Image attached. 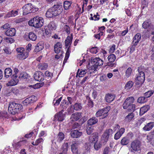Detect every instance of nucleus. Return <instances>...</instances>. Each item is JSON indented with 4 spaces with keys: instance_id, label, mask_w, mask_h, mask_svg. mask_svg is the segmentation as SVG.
Segmentation results:
<instances>
[{
    "instance_id": "obj_18",
    "label": "nucleus",
    "mask_w": 154,
    "mask_h": 154,
    "mask_svg": "<svg viewBox=\"0 0 154 154\" xmlns=\"http://www.w3.org/2000/svg\"><path fill=\"white\" fill-rule=\"evenodd\" d=\"M68 145L67 143H64L62 146L60 148L62 152L60 153L62 154H67Z\"/></svg>"
},
{
    "instance_id": "obj_39",
    "label": "nucleus",
    "mask_w": 154,
    "mask_h": 154,
    "mask_svg": "<svg viewBox=\"0 0 154 154\" xmlns=\"http://www.w3.org/2000/svg\"><path fill=\"white\" fill-rule=\"evenodd\" d=\"M134 117V114L132 112L129 113L125 117L126 121H131Z\"/></svg>"
},
{
    "instance_id": "obj_42",
    "label": "nucleus",
    "mask_w": 154,
    "mask_h": 154,
    "mask_svg": "<svg viewBox=\"0 0 154 154\" xmlns=\"http://www.w3.org/2000/svg\"><path fill=\"white\" fill-rule=\"evenodd\" d=\"M86 99L88 101V106L91 108L93 107L94 106V103L91 98L88 96H87L86 97Z\"/></svg>"
},
{
    "instance_id": "obj_58",
    "label": "nucleus",
    "mask_w": 154,
    "mask_h": 154,
    "mask_svg": "<svg viewBox=\"0 0 154 154\" xmlns=\"http://www.w3.org/2000/svg\"><path fill=\"white\" fill-rule=\"evenodd\" d=\"M93 129L91 127H88L86 130L87 134L88 135L91 134L93 133Z\"/></svg>"
},
{
    "instance_id": "obj_15",
    "label": "nucleus",
    "mask_w": 154,
    "mask_h": 154,
    "mask_svg": "<svg viewBox=\"0 0 154 154\" xmlns=\"http://www.w3.org/2000/svg\"><path fill=\"white\" fill-rule=\"evenodd\" d=\"M82 134V132L79 131L78 130H73L71 131L70 134L73 138H77L80 137Z\"/></svg>"
},
{
    "instance_id": "obj_50",
    "label": "nucleus",
    "mask_w": 154,
    "mask_h": 154,
    "mask_svg": "<svg viewBox=\"0 0 154 154\" xmlns=\"http://www.w3.org/2000/svg\"><path fill=\"white\" fill-rule=\"evenodd\" d=\"M3 38L4 40L8 43H12L14 41L13 38L10 37H4Z\"/></svg>"
},
{
    "instance_id": "obj_61",
    "label": "nucleus",
    "mask_w": 154,
    "mask_h": 154,
    "mask_svg": "<svg viewBox=\"0 0 154 154\" xmlns=\"http://www.w3.org/2000/svg\"><path fill=\"white\" fill-rule=\"evenodd\" d=\"M4 52L7 54H10L11 53V50L8 48L5 47L3 49Z\"/></svg>"
},
{
    "instance_id": "obj_6",
    "label": "nucleus",
    "mask_w": 154,
    "mask_h": 154,
    "mask_svg": "<svg viewBox=\"0 0 154 154\" xmlns=\"http://www.w3.org/2000/svg\"><path fill=\"white\" fill-rule=\"evenodd\" d=\"M138 70L139 73L135 78V82L137 85H141L144 82L145 80V74L143 72L140 70L139 68Z\"/></svg>"
},
{
    "instance_id": "obj_20",
    "label": "nucleus",
    "mask_w": 154,
    "mask_h": 154,
    "mask_svg": "<svg viewBox=\"0 0 154 154\" xmlns=\"http://www.w3.org/2000/svg\"><path fill=\"white\" fill-rule=\"evenodd\" d=\"M141 35L140 33H137L133 38V43H134L135 45H137L140 40L141 38Z\"/></svg>"
},
{
    "instance_id": "obj_59",
    "label": "nucleus",
    "mask_w": 154,
    "mask_h": 154,
    "mask_svg": "<svg viewBox=\"0 0 154 154\" xmlns=\"http://www.w3.org/2000/svg\"><path fill=\"white\" fill-rule=\"evenodd\" d=\"M43 141L44 140L42 138H40L35 140V145H37V146L39 143H43Z\"/></svg>"
},
{
    "instance_id": "obj_56",
    "label": "nucleus",
    "mask_w": 154,
    "mask_h": 154,
    "mask_svg": "<svg viewBox=\"0 0 154 154\" xmlns=\"http://www.w3.org/2000/svg\"><path fill=\"white\" fill-rule=\"evenodd\" d=\"M110 147L108 146L106 147L104 149L103 154H108L110 151Z\"/></svg>"
},
{
    "instance_id": "obj_12",
    "label": "nucleus",
    "mask_w": 154,
    "mask_h": 154,
    "mask_svg": "<svg viewBox=\"0 0 154 154\" xmlns=\"http://www.w3.org/2000/svg\"><path fill=\"white\" fill-rule=\"evenodd\" d=\"M34 77L35 80L39 82H42L44 79V75L41 72H35L34 74Z\"/></svg>"
},
{
    "instance_id": "obj_44",
    "label": "nucleus",
    "mask_w": 154,
    "mask_h": 154,
    "mask_svg": "<svg viewBox=\"0 0 154 154\" xmlns=\"http://www.w3.org/2000/svg\"><path fill=\"white\" fill-rule=\"evenodd\" d=\"M147 100L145 97H139L137 100V102L139 103H143L146 102Z\"/></svg>"
},
{
    "instance_id": "obj_38",
    "label": "nucleus",
    "mask_w": 154,
    "mask_h": 154,
    "mask_svg": "<svg viewBox=\"0 0 154 154\" xmlns=\"http://www.w3.org/2000/svg\"><path fill=\"white\" fill-rule=\"evenodd\" d=\"M134 84V83L131 81L128 82L126 84L125 88L127 90H129L132 87Z\"/></svg>"
},
{
    "instance_id": "obj_45",
    "label": "nucleus",
    "mask_w": 154,
    "mask_h": 154,
    "mask_svg": "<svg viewBox=\"0 0 154 154\" xmlns=\"http://www.w3.org/2000/svg\"><path fill=\"white\" fill-rule=\"evenodd\" d=\"M116 58V57L115 54H111L108 57V59L109 62H114Z\"/></svg>"
},
{
    "instance_id": "obj_40",
    "label": "nucleus",
    "mask_w": 154,
    "mask_h": 154,
    "mask_svg": "<svg viewBox=\"0 0 154 154\" xmlns=\"http://www.w3.org/2000/svg\"><path fill=\"white\" fill-rule=\"evenodd\" d=\"M76 144H73L71 145V149L72 151L74 154H77L78 153V149L77 147L76 146Z\"/></svg>"
},
{
    "instance_id": "obj_47",
    "label": "nucleus",
    "mask_w": 154,
    "mask_h": 154,
    "mask_svg": "<svg viewBox=\"0 0 154 154\" xmlns=\"http://www.w3.org/2000/svg\"><path fill=\"white\" fill-rule=\"evenodd\" d=\"M22 146L21 142L20 141L13 144V147L15 149H19Z\"/></svg>"
},
{
    "instance_id": "obj_27",
    "label": "nucleus",
    "mask_w": 154,
    "mask_h": 154,
    "mask_svg": "<svg viewBox=\"0 0 154 154\" xmlns=\"http://www.w3.org/2000/svg\"><path fill=\"white\" fill-rule=\"evenodd\" d=\"M44 48V44L42 42L38 43L35 46L34 50L35 52H38L42 50Z\"/></svg>"
},
{
    "instance_id": "obj_28",
    "label": "nucleus",
    "mask_w": 154,
    "mask_h": 154,
    "mask_svg": "<svg viewBox=\"0 0 154 154\" xmlns=\"http://www.w3.org/2000/svg\"><path fill=\"white\" fill-rule=\"evenodd\" d=\"M17 14L18 11H14L12 10L7 14L6 17H14L17 15Z\"/></svg>"
},
{
    "instance_id": "obj_8",
    "label": "nucleus",
    "mask_w": 154,
    "mask_h": 154,
    "mask_svg": "<svg viewBox=\"0 0 154 154\" xmlns=\"http://www.w3.org/2000/svg\"><path fill=\"white\" fill-rule=\"evenodd\" d=\"M24 38L27 41H35L37 38V35L32 32L26 33L23 36Z\"/></svg>"
},
{
    "instance_id": "obj_29",
    "label": "nucleus",
    "mask_w": 154,
    "mask_h": 154,
    "mask_svg": "<svg viewBox=\"0 0 154 154\" xmlns=\"http://www.w3.org/2000/svg\"><path fill=\"white\" fill-rule=\"evenodd\" d=\"M124 109H127L130 112H132L135 110L136 106L134 104H131L127 106L126 107H123Z\"/></svg>"
},
{
    "instance_id": "obj_22",
    "label": "nucleus",
    "mask_w": 154,
    "mask_h": 154,
    "mask_svg": "<svg viewBox=\"0 0 154 154\" xmlns=\"http://www.w3.org/2000/svg\"><path fill=\"white\" fill-rule=\"evenodd\" d=\"M154 126V122H150L147 123L143 127V129L144 130L149 131L152 129Z\"/></svg>"
},
{
    "instance_id": "obj_43",
    "label": "nucleus",
    "mask_w": 154,
    "mask_h": 154,
    "mask_svg": "<svg viewBox=\"0 0 154 154\" xmlns=\"http://www.w3.org/2000/svg\"><path fill=\"white\" fill-rule=\"evenodd\" d=\"M151 26V23L147 21H144L142 24V27L145 29H147Z\"/></svg>"
},
{
    "instance_id": "obj_9",
    "label": "nucleus",
    "mask_w": 154,
    "mask_h": 154,
    "mask_svg": "<svg viewBox=\"0 0 154 154\" xmlns=\"http://www.w3.org/2000/svg\"><path fill=\"white\" fill-rule=\"evenodd\" d=\"M37 100V97L34 96H32L26 98L23 101L22 104L24 106H26L28 105L33 103Z\"/></svg>"
},
{
    "instance_id": "obj_7",
    "label": "nucleus",
    "mask_w": 154,
    "mask_h": 154,
    "mask_svg": "<svg viewBox=\"0 0 154 154\" xmlns=\"http://www.w3.org/2000/svg\"><path fill=\"white\" fill-rule=\"evenodd\" d=\"M113 134V130L111 129H106L102 135L101 139L103 143H106L108 140L110 136Z\"/></svg>"
},
{
    "instance_id": "obj_36",
    "label": "nucleus",
    "mask_w": 154,
    "mask_h": 154,
    "mask_svg": "<svg viewBox=\"0 0 154 154\" xmlns=\"http://www.w3.org/2000/svg\"><path fill=\"white\" fill-rule=\"evenodd\" d=\"M72 3L68 1H66L63 2V7L65 10H67L70 8Z\"/></svg>"
},
{
    "instance_id": "obj_1",
    "label": "nucleus",
    "mask_w": 154,
    "mask_h": 154,
    "mask_svg": "<svg viewBox=\"0 0 154 154\" xmlns=\"http://www.w3.org/2000/svg\"><path fill=\"white\" fill-rule=\"evenodd\" d=\"M62 3L58 2L47 10L46 16L48 18H51L60 14L62 11Z\"/></svg>"
},
{
    "instance_id": "obj_21",
    "label": "nucleus",
    "mask_w": 154,
    "mask_h": 154,
    "mask_svg": "<svg viewBox=\"0 0 154 154\" xmlns=\"http://www.w3.org/2000/svg\"><path fill=\"white\" fill-rule=\"evenodd\" d=\"M28 56V52L27 51L17 55V57L20 60H23L26 59Z\"/></svg>"
},
{
    "instance_id": "obj_19",
    "label": "nucleus",
    "mask_w": 154,
    "mask_h": 154,
    "mask_svg": "<svg viewBox=\"0 0 154 154\" xmlns=\"http://www.w3.org/2000/svg\"><path fill=\"white\" fill-rule=\"evenodd\" d=\"M81 118V113L77 112L72 114L71 116L70 119L71 121H74L79 120Z\"/></svg>"
},
{
    "instance_id": "obj_49",
    "label": "nucleus",
    "mask_w": 154,
    "mask_h": 154,
    "mask_svg": "<svg viewBox=\"0 0 154 154\" xmlns=\"http://www.w3.org/2000/svg\"><path fill=\"white\" fill-rule=\"evenodd\" d=\"M98 48L97 47H92L90 49V51L93 54H96L99 50Z\"/></svg>"
},
{
    "instance_id": "obj_33",
    "label": "nucleus",
    "mask_w": 154,
    "mask_h": 154,
    "mask_svg": "<svg viewBox=\"0 0 154 154\" xmlns=\"http://www.w3.org/2000/svg\"><path fill=\"white\" fill-rule=\"evenodd\" d=\"M74 109L76 111L80 110L82 108V104L80 103H76L73 106Z\"/></svg>"
},
{
    "instance_id": "obj_17",
    "label": "nucleus",
    "mask_w": 154,
    "mask_h": 154,
    "mask_svg": "<svg viewBox=\"0 0 154 154\" xmlns=\"http://www.w3.org/2000/svg\"><path fill=\"white\" fill-rule=\"evenodd\" d=\"M14 106V105L13 102L10 103L9 104L8 107V112L11 114L14 115L16 113L15 110V108Z\"/></svg>"
},
{
    "instance_id": "obj_31",
    "label": "nucleus",
    "mask_w": 154,
    "mask_h": 154,
    "mask_svg": "<svg viewBox=\"0 0 154 154\" xmlns=\"http://www.w3.org/2000/svg\"><path fill=\"white\" fill-rule=\"evenodd\" d=\"M62 112L60 111L56 115V117L59 121H62L64 120V115Z\"/></svg>"
},
{
    "instance_id": "obj_35",
    "label": "nucleus",
    "mask_w": 154,
    "mask_h": 154,
    "mask_svg": "<svg viewBox=\"0 0 154 154\" xmlns=\"http://www.w3.org/2000/svg\"><path fill=\"white\" fill-rule=\"evenodd\" d=\"M129 142V139L127 137H124L121 140V143L122 145H127Z\"/></svg>"
},
{
    "instance_id": "obj_51",
    "label": "nucleus",
    "mask_w": 154,
    "mask_h": 154,
    "mask_svg": "<svg viewBox=\"0 0 154 154\" xmlns=\"http://www.w3.org/2000/svg\"><path fill=\"white\" fill-rule=\"evenodd\" d=\"M153 91H149L144 94V97L147 99V98L150 97L153 93Z\"/></svg>"
},
{
    "instance_id": "obj_37",
    "label": "nucleus",
    "mask_w": 154,
    "mask_h": 154,
    "mask_svg": "<svg viewBox=\"0 0 154 154\" xmlns=\"http://www.w3.org/2000/svg\"><path fill=\"white\" fill-rule=\"evenodd\" d=\"M79 69L78 70L77 74L76 76V77H77L78 76L79 77H83L85 74L87 72V70H81V71L79 72V74H78L79 72Z\"/></svg>"
},
{
    "instance_id": "obj_48",
    "label": "nucleus",
    "mask_w": 154,
    "mask_h": 154,
    "mask_svg": "<svg viewBox=\"0 0 154 154\" xmlns=\"http://www.w3.org/2000/svg\"><path fill=\"white\" fill-rule=\"evenodd\" d=\"M132 69L130 67H128L125 72V75L127 78L129 77L131 75Z\"/></svg>"
},
{
    "instance_id": "obj_5",
    "label": "nucleus",
    "mask_w": 154,
    "mask_h": 154,
    "mask_svg": "<svg viewBox=\"0 0 154 154\" xmlns=\"http://www.w3.org/2000/svg\"><path fill=\"white\" fill-rule=\"evenodd\" d=\"M110 110V107L107 106L99 110L96 113V116L97 117L101 116V119L106 118L108 116V113Z\"/></svg>"
},
{
    "instance_id": "obj_62",
    "label": "nucleus",
    "mask_w": 154,
    "mask_h": 154,
    "mask_svg": "<svg viewBox=\"0 0 154 154\" xmlns=\"http://www.w3.org/2000/svg\"><path fill=\"white\" fill-rule=\"evenodd\" d=\"M69 47H70L69 46L68 48V49L67 50V51H66V56H65V59H64V60L66 61L67 60L68 58H69V56L70 51L69 50Z\"/></svg>"
},
{
    "instance_id": "obj_10",
    "label": "nucleus",
    "mask_w": 154,
    "mask_h": 154,
    "mask_svg": "<svg viewBox=\"0 0 154 154\" xmlns=\"http://www.w3.org/2000/svg\"><path fill=\"white\" fill-rule=\"evenodd\" d=\"M65 138V135L62 132H59L55 138V143L57 144H60Z\"/></svg>"
},
{
    "instance_id": "obj_53",
    "label": "nucleus",
    "mask_w": 154,
    "mask_h": 154,
    "mask_svg": "<svg viewBox=\"0 0 154 154\" xmlns=\"http://www.w3.org/2000/svg\"><path fill=\"white\" fill-rule=\"evenodd\" d=\"M62 97H60L57 100L54 99L53 100V103L54 106H58L60 103V102L62 100Z\"/></svg>"
},
{
    "instance_id": "obj_57",
    "label": "nucleus",
    "mask_w": 154,
    "mask_h": 154,
    "mask_svg": "<svg viewBox=\"0 0 154 154\" xmlns=\"http://www.w3.org/2000/svg\"><path fill=\"white\" fill-rule=\"evenodd\" d=\"M16 51L19 54H21L26 51L24 48L22 47L17 48L16 49Z\"/></svg>"
},
{
    "instance_id": "obj_23",
    "label": "nucleus",
    "mask_w": 154,
    "mask_h": 154,
    "mask_svg": "<svg viewBox=\"0 0 154 154\" xmlns=\"http://www.w3.org/2000/svg\"><path fill=\"white\" fill-rule=\"evenodd\" d=\"M98 136L97 135L94 133H93L89 137V140L90 142L94 143L97 141Z\"/></svg>"
},
{
    "instance_id": "obj_30",
    "label": "nucleus",
    "mask_w": 154,
    "mask_h": 154,
    "mask_svg": "<svg viewBox=\"0 0 154 154\" xmlns=\"http://www.w3.org/2000/svg\"><path fill=\"white\" fill-rule=\"evenodd\" d=\"M14 105V106L15 108V111L16 113L18 112L23 108V106L22 105L15 103V102H13Z\"/></svg>"
},
{
    "instance_id": "obj_54",
    "label": "nucleus",
    "mask_w": 154,
    "mask_h": 154,
    "mask_svg": "<svg viewBox=\"0 0 154 154\" xmlns=\"http://www.w3.org/2000/svg\"><path fill=\"white\" fill-rule=\"evenodd\" d=\"M28 76L26 73L24 72L22 74H21L20 76H19V78L20 79L23 80L27 79Z\"/></svg>"
},
{
    "instance_id": "obj_24",
    "label": "nucleus",
    "mask_w": 154,
    "mask_h": 154,
    "mask_svg": "<svg viewBox=\"0 0 154 154\" xmlns=\"http://www.w3.org/2000/svg\"><path fill=\"white\" fill-rule=\"evenodd\" d=\"M12 74V71L10 68H8L5 69L4 72L5 77L8 78L11 76Z\"/></svg>"
},
{
    "instance_id": "obj_60",
    "label": "nucleus",
    "mask_w": 154,
    "mask_h": 154,
    "mask_svg": "<svg viewBox=\"0 0 154 154\" xmlns=\"http://www.w3.org/2000/svg\"><path fill=\"white\" fill-rule=\"evenodd\" d=\"M64 30L68 34H69L70 29L69 26L67 25H65L64 26Z\"/></svg>"
},
{
    "instance_id": "obj_46",
    "label": "nucleus",
    "mask_w": 154,
    "mask_h": 154,
    "mask_svg": "<svg viewBox=\"0 0 154 154\" xmlns=\"http://www.w3.org/2000/svg\"><path fill=\"white\" fill-rule=\"evenodd\" d=\"M48 27L50 30L55 29L56 25L53 22H51L48 25Z\"/></svg>"
},
{
    "instance_id": "obj_32",
    "label": "nucleus",
    "mask_w": 154,
    "mask_h": 154,
    "mask_svg": "<svg viewBox=\"0 0 154 154\" xmlns=\"http://www.w3.org/2000/svg\"><path fill=\"white\" fill-rule=\"evenodd\" d=\"M72 37H71L69 36H68L67 37L65 41V45L66 47L71 45L72 42Z\"/></svg>"
},
{
    "instance_id": "obj_34",
    "label": "nucleus",
    "mask_w": 154,
    "mask_h": 154,
    "mask_svg": "<svg viewBox=\"0 0 154 154\" xmlns=\"http://www.w3.org/2000/svg\"><path fill=\"white\" fill-rule=\"evenodd\" d=\"M38 67L41 70H45L47 69L48 65L45 63H41L38 65Z\"/></svg>"
},
{
    "instance_id": "obj_55",
    "label": "nucleus",
    "mask_w": 154,
    "mask_h": 154,
    "mask_svg": "<svg viewBox=\"0 0 154 154\" xmlns=\"http://www.w3.org/2000/svg\"><path fill=\"white\" fill-rule=\"evenodd\" d=\"M11 91L12 93L15 95H17L19 94V90L16 88H11Z\"/></svg>"
},
{
    "instance_id": "obj_25",
    "label": "nucleus",
    "mask_w": 154,
    "mask_h": 154,
    "mask_svg": "<svg viewBox=\"0 0 154 154\" xmlns=\"http://www.w3.org/2000/svg\"><path fill=\"white\" fill-rule=\"evenodd\" d=\"M98 122V119L95 117H93L90 118L88 121V124L89 125L95 124Z\"/></svg>"
},
{
    "instance_id": "obj_3",
    "label": "nucleus",
    "mask_w": 154,
    "mask_h": 154,
    "mask_svg": "<svg viewBox=\"0 0 154 154\" xmlns=\"http://www.w3.org/2000/svg\"><path fill=\"white\" fill-rule=\"evenodd\" d=\"M91 62L93 65L89 70L90 73L95 72L98 66L102 65L103 63V61L99 57H92L91 59Z\"/></svg>"
},
{
    "instance_id": "obj_64",
    "label": "nucleus",
    "mask_w": 154,
    "mask_h": 154,
    "mask_svg": "<svg viewBox=\"0 0 154 154\" xmlns=\"http://www.w3.org/2000/svg\"><path fill=\"white\" fill-rule=\"evenodd\" d=\"M45 76L50 78L52 76V73L48 71H47L45 72Z\"/></svg>"
},
{
    "instance_id": "obj_52",
    "label": "nucleus",
    "mask_w": 154,
    "mask_h": 154,
    "mask_svg": "<svg viewBox=\"0 0 154 154\" xmlns=\"http://www.w3.org/2000/svg\"><path fill=\"white\" fill-rule=\"evenodd\" d=\"M94 148L96 150H98L101 147V144L99 142L97 141L94 142Z\"/></svg>"
},
{
    "instance_id": "obj_11",
    "label": "nucleus",
    "mask_w": 154,
    "mask_h": 154,
    "mask_svg": "<svg viewBox=\"0 0 154 154\" xmlns=\"http://www.w3.org/2000/svg\"><path fill=\"white\" fill-rule=\"evenodd\" d=\"M140 141L137 140L133 141L131 144V148L134 151H137L140 149Z\"/></svg>"
},
{
    "instance_id": "obj_41",
    "label": "nucleus",
    "mask_w": 154,
    "mask_h": 154,
    "mask_svg": "<svg viewBox=\"0 0 154 154\" xmlns=\"http://www.w3.org/2000/svg\"><path fill=\"white\" fill-rule=\"evenodd\" d=\"M17 80L14 81V80L11 79L10 81L6 85L8 86L16 85L17 84Z\"/></svg>"
},
{
    "instance_id": "obj_14",
    "label": "nucleus",
    "mask_w": 154,
    "mask_h": 154,
    "mask_svg": "<svg viewBox=\"0 0 154 154\" xmlns=\"http://www.w3.org/2000/svg\"><path fill=\"white\" fill-rule=\"evenodd\" d=\"M116 96L114 94L111 93H108L106 94L105 100L106 102L110 103L115 98Z\"/></svg>"
},
{
    "instance_id": "obj_2",
    "label": "nucleus",
    "mask_w": 154,
    "mask_h": 154,
    "mask_svg": "<svg viewBox=\"0 0 154 154\" xmlns=\"http://www.w3.org/2000/svg\"><path fill=\"white\" fill-rule=\"evenodd\" d=\"M44 20L42 17L37 16L34 17L29 21V24L35 28L41 27L43 25Z\"/></svg>"
},
{
    "instance_id": "obj_4",
    "label": "nucleus",
    "mask_w": 154,
    "mask_h": 154,
    "mask_svg": "<svg viewBox=\"0 0 154 154\" xmlns=\"http://www.w3.org/2000/svg\"><path fill=\"white\" fill-rule=\"evenodd\" d=\"M23 10V14L26 15L31 13H35L38 10V8L32 5L31 3L25 5L22 8Z\"/></svg>"
},
{
    "instance_id": "obj_26",
    "label": "nucleus",
    "mask_w": 154,
    "mask_h": 154,
    "mask_svg": "<svg viewBox=\"0 0 154 154\" xmlns=\"http://www.w3.org/2000/svg\"><path fill=\"white\" fill-rule=\"evenodd\" d=\"M149 109V106L148 105L144 106L141 107L140 109V114L143 115Z\"/></svg>"
},
{
    "instance_id": "obj_63",
    "label": "nucleus",
    "mask_w": 154,
    "mask_h": 154,
    "mask_svg": "<svg viewBox=\"0 0 154 154\" xmlns=\"http://www.w3.org/2000/svg\"><path fill=\"white\" fill-rule=\"evenodd\" d=\"M116 48V45H113L110 48L109 51L110 53H112L114 51Z\"/></svg>"
},
{
    "instance_id": "obj_13",
    "label": "nucleus",
    "mask_w": 154,
    "mask_h": 154,
    "mask_svg": "<svg viewBox=\"0 0 154 154\" xmlns=\"http://www.w3.org/2000/svg\"><path fill=\"white\" fill-rule=\"evenodd\" d=\"M134 100V99L133 97H130L127 98L123 104V107H126L127 106L133 104Z\"/></svg>"
},
{
    "instance_id": "obj_16",
    "label": "nucleus",
    "mask_w": 154,
    "mask_h": 154,
    "mask_svg": "<svg viewBox=\"0 0 154 154\" xmlns=\"http://www.w3.org/2000/svg\"><path fill=\"white\" fill-rule=\"evenodd\" d=\"M16 32L15 29L14 28H12L7 30L5 32V34L7 36L12 37L15 35Z\"/></svg>"
}]
</instances>
